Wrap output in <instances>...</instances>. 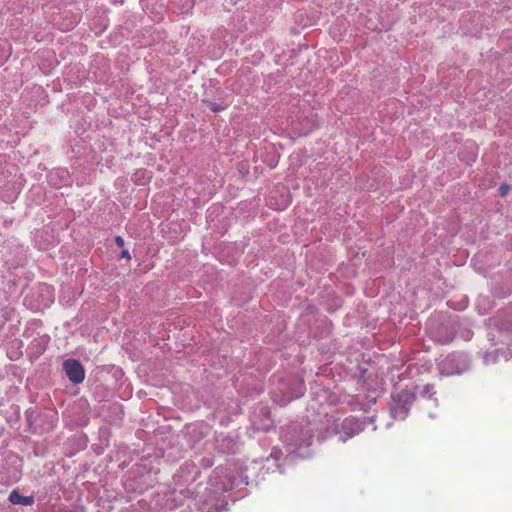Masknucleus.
I'll return each instance as SVG.
<instances>
[{
    "mask_svg": "<svg viewBox=\"0 0 512 512\" xmlns=\"http://www.w3.org/2000/svg\"><path fill=\"white\" fill-rule=\"evenodd\" d=\"M393 401L394 404L391 409L394 417L404 418L414 401V395L407 390H403L393 396Z\"/></svg>",
    "mask_w": 512,
    "mask_h": 512,
    "instance_id": "obj_1",
    "label": "nucleus"
},
{
    "mask_svg": "<svg viewBox=\"0 0 512 512\" xmlns=\"http://www.w3.org/2000/svg\"><path fill=\"white\" fill-rule=\"evenodd\" d=\"M267 204L274 210L282 211L291 204V195L286 188L281 191H271L267 197Z\"/></svg>",
    "mask_w": 512,
    "mask_h": 512,
    "instance_id": "obj_2",
    "label": "nucleus"
},
{
    "mask_svg": "<svg viewBox=\"0 0 512 512\" xmlns=\"http://www.w3.org/2000/svg\"><path fill=\"white\" fill-rule=\"evenodd\" d=\"M63 369L72 383L80 384L83 382L85 378V371L79 361L68 359L63 363Z\"/></svg>",
    "mask_w": 512,
    "mask_h": 512,
    "instance_id": "obj_3",
    "label": "nucleus"
},
{
    "mask_svg": "<svg viewBox=\"0 0 512 512\" xmlns=\"http://www.w3.org/2000/svg\"><path fill=\"white\" fill-rule=\"evenodd\" d=\"M9 500L13 504L23 505V506H29L34 503V498L32 496H23L16 490H13L10 493Z\"/></svg>",
    "mask_w": 512,
    "mask_h": 512,
    "instance_id": "obj_4",
    "label": "nucleus"
},
{
    "mask_svg": "<svg viewBox=\"0 0 512 512\" xmlns=\"http://www.w3.org/2000/svg\"><path fill=\"white\" fill-rule=\"evenodd\" d=\"M509 191H510V186L506 185V184L501 185L499 188V194L501 196H506Z\"/></svg>",
    "mask_w": 512,
    "mask_h": 512,
    "instance_id": "obj_5",
    "label": "nucleus"
},
{
    "mask_svg": "<svg viewBox=\"0 0 512 512\" xmlns=\"http://www.w3.org/2000/svg\"><path fill=\"white\" fill-rule=\"evenodd\" d=\"M115 243L117 244L118 247H123L125 245V241L121 236H117L115 238Z\"/></svg>",
    "mask_w": 512,
    "mask_h": 512,
    "instance_id": "obj_6",
    "label": "nucleus"
},
{
    "mask_svg": "<svg viewBox=\"0 0 512 512\" xmlns=\"http://www.w3.org/2000/svg\"><path fill=\"white\" fill-rule=\"evenodd\" d=\"M223 109H225L224 106H220V105H217V104H212V106H211V110L213 112H219V111H221Z\"/></svg>",
    "mask_w": 512,
    "mask_h": 512,
    "instance_id": "obj_7",
    "label": "nucleus"
},
{
    "mask_svg": "<svg viewBox=\"0 0 512 512\" xmlns=\"http://www.w3.org/2000/svg\"><path fill=\"white\" fill-rule=\"evenodd\" d=\"M120 257H121V258H126V259H128V260H130V259H131V256H130V254H129L128 250H122V252H121V254H120Z\"/></svg>",
    "mask_w": 512,
    "mask_h": 512,
    "instance_id": "obj_8",
    "label": "nucleus"
},
{
    "mask_svg": "<svg viewBox=\"0 0 512 512\" xmlns=\"http://www.w3.org/2000/svg\"><path fill=\"white\" fill-rule=\"evenodd\" d=\"M75 23H76V20H73V21H71V22H70V24H69V25H66V26H65V27H63L62 29H63V30H70V29H72V28L74 27Z\"/></svg>",
    "mask_w": 512,
    "mask_h": 512,
    "instance_id": "obj_9",
    "label": "nucleus"
}]
</instances>
